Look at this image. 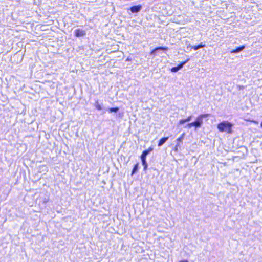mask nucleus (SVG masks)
Segmentation results:
<instances>
[{
  "label": "nucleus",
  "mask_w": 262,
  "mask_h": 262,
  "mask_svg": "<svg viewBox=\"0 0 262 262\" xmlns=\"http://www.w3.org/2000/svg\"><path fill=\"white\" fill-rule=\"evenodd\" d=\"M233 124L228 121H222L217 125V128L220 132H225L228 134L233 133L232 127Z\"/></svg>",
  "instance_id": "f257e3e1"
},
{
  "label": "nucleus",
  "mask_w": 262,
  "mask_h": 262,
  "mask_svg": "<svg viewBox=\"0 0 262 262\" xmlns=\"http://www.w3.org/2000/svg\"><path fill=\"white\" fill-rule=\"evenodd\" d=\"M208 116V114H202L199 116L196 120L193 122L187 124L188 128H191L194 126L195 128H198L201 126L202 123V118Z\"/></svg>",
  "instance_id": "f03ea898"
},
{
  "label": "nucleus",
  "mask_w": 262,
  "mask_h": 262,
  "mask_svg": "<svg viewBox=\"0 0 262 262\" xmlns=\"http://www.w3.org/2000/svg\"><path fill=\"white\" fill-rule=\"evenodd\" d=\"M189 60V58H187L186 60L184 61H183L181 62L178 66L177 67H173L171 69V71L173 72H176L179 70H180L181 68L183 67V66Z\"/></svg>",
  "instance_id": "7ed1b4c3"
},
{
  "label": "nucleus",
  "mask_w": 262,
  "mask_h": 262,
  "mask_svg": "<svg viewBox=\"0 0 262 262\" xmlns=\"http://www.w3.org/2000/svg\"><path fill=\"white\" fill-rule=\"evenodd\" d=\"M74 34L76 37H79L81 36H84L85 35V32L84 30H81L80 29H77L75 30Z\"/></svg>",
  "instance_id": "20e7f679"
},
{
  "label": "nucleus",
  "mask_w": 262,
  "mask_h": 262,
  "mask_svg": "<svg viewBox=\"0 0 262 262\" xmlns=\"http://www.w3.org/2000/svg\"><path fill=\"white\" fill-rule=\"evenodd\" d=\"M142 6L140 5L134 6L130 8L129 10L132 13H137L140 11Z\"/></svg>",
  "instance_id": "39448f33"
},
{
  "label": "nucleus",
  "mask_w": 262,
  "mask_h": 262,
  "mask_svg": "<svg viewBox=\"0 0 262 262\" xmlns=\"http://www.w3.org/2000/svg\"><path fill=\"white\" fill-rule=\"evenodd\" d=\"M185 136V133H183L181 135L176 139L177 144L176 145V150L177 149V147L180 146V143L184 139Z\"/></svg>",
  "instance_id": "423d86ee"
},
{
  "label": "nucleus",
  "mask_w": 262,
  "mask_h": 262,
  "mask_svg": "<svg viewBox=\"0 0 262 262\" xmlns=\"http://www.w3.org/2000/svg\"><path fill=\"white\" fill-rule=\"evenodd\" d=\"M168 139V137H163L160 139L158 143V146L160 147L164 144Z\"/></svg>",
  "instance_id": "0eeeda50"
},
{
  "label": "nucleus",
  "mask_w": 262,
  "mask_h": 262,
  "mask_svg": "<svg viewBox=\"0 0 262 262\" xmlns=\"http://www.w3.org/2000/svg\"><path fill=\"white\" fill-rule=\"evenodd\" d=\"M245 48V45H242L239 47H236L235 49L232 50L231 51V53H238L241 51L243 50Z\"/></svg>",
  "instance_id": "6e6552de"
},
{
  "label": "nucleus",
  "mask_w": 262,
  "mask_h": 262,
  "mask_svg": "<svg viewBox=\"0 0 262 262\" xmlns=\"http://www.w3.org/2000/svg\"><path fill=\"white\" fill-rule=\"evenodd\" d=\"M167 49H168V48L166 47H156L155 49H154L152 50H151L150 52V54H153L154 53V52L157 50H163V51H166V50H167Z\"/></svg>",
  "instance_id": "1a4fd4ad"
},
{
  "label": "nucleus",
  "mask_w": 262,
  "mask_h": 262,
  "mask_svg": "<svg viewBox=\"0 0 262 262\" xmlns=\"http://www.w3.org/2000/svg\"><path fill=\"white\" fill-rule=\"evenodd\" d=\"M140 158H141V160L142 161V165L144 167V170H146L148 167V164L146 162V158L145 157H140Z\"/></svg>",
  "instance_id": "9d476101"
},
{
  "label": "nucleus",
  "mask_w": 262,
  "mask_h": 262,
  "mask_svg": "<svg viewBox=\"0 0 262 262\" xmlns=\"http://www.w3.org/2000/svg\"><path fill=\"white\" fill-rule=\"evenodd\" d=\"M139 163H137L134 166L131 172V176H133L138 170Z\"/></svg>",
  "instance_id": "9b49d317"
},
{
  "label": "nucleus",
  "mask_w": 262,
  "mask_h": 262,
  "mask_svg": "<svg viewBox=\"0 0 262 262\" xmlns=\"http://www.w3.org/2000/svg\"><path fill=\"white\" fill-rule=\"evenodd\" d=\"M95 106L97 110H101L102 108L101 105L99 103L98 101L95 102Z\"/></svg>",
  "instance_id": "f8f14e48"
},
{
  "label": "nucleus",
  "mask_w": 262,
  "mask_h": 262,
  "mask_svg": "<svg viewBox=\"0 0 262 262\" xmlns=\"http://www.w3.org/2000/svg\"><path fill=\"white\" fill-rule=\"evenodd\" d=\"M119 110V107H111L108 108V112L110 113L112 112H117Z\"/></svg>",
  "instance_id": "ddd939ff"
},
{
  "label": "nucleus",
  "mask_w": 262,
  "mask_h": 262,
  "mask_svg": "<svg viewBox=\"0 0 262 262\" xmlns=\"http://www.w3.org/2000/svg\"><path fill=\"white\" fill-rule=\"evenodd\" d=\"M149 154V152L146 150H144L142 153L141 154L140 157H145L146 158V156L147 155Z\"/></svg>",
  "instance_id": "4468645a"
},
{
  "label": "nucleus",
  "mask_w": 262,
  "mask_h": 262,
  "mask_svg": "<svg viewBox=\"0 0 262 262\" xmlns=\"http://www.w3.org/2000/svg\"><path fill=\"white\" fill-rule=\"evenodd\" d=\"M186 122H187L186 119H181L180 120H179L178 123L179 125H181V124H184Z\"/></svg>",
  "instance_id": "2eb2a0df"
},
{
  "label": "nucleus",
  "mask_w": 262,
  "mask_h": 262,
  "mask_svg": "<svg viewBox=\"0 0 262 262\" xmlns=\"http://www.w3.org/2000/svg\"><path fill=\"white\" fill-rule=\"evenodd\" d=\"M199 48H200V47L199 45H195V46H193L191 47V49H193L194 50H197Z\"/></svg>",
  "instance_id": "dca6fc26"
},
{
  "label": "nucleus",
  "mask_w": 262,
  "mask_h": 262,
  "mask_svg": "<svg viewBox=\"0 0 262 262\" xmlns=\"http://www.w3.org/2000/svg\"><path fill=\"white\" fill-rule=\"evenodd\" d=\"M192 118V116H188L186 118V122H188L189 121L191 120Z\"/></svg>",
  "instance_id": "f3484780"
},
{
  "label": "nucleus",
  "mask_w": 262,
  "mask_h": 262,
  "mask_svg": "<svg viewBox=\"0 0 262 262\" xmlns=\"http://www.w3.org/2000/svg\"><path fill=\"white\" fill-rule=\"evenodd\" d=\"M153 150V148L151 147H149L146 150L149 153L151 151H152Z\"/></svg>",
  "instance_id": "a211bd4d"
},
{
  "label": "nucleus",
  "mask_w": 262,
  "mask_h": 262,
  "mask_svg": "<svg viewBox=\"0 0 262 262\" xmlns=\"http://www.w3.org/2000/svg\"><path fill=\"white\" fill-rule=\"evenodd\" d=\"M199 46L200 48H202V47H204L205 46V45L202 42H201V43H200L199 45Z\"/></svg>",
  "instance_id": "6ab92c4d"
},
{
  "label": "nucleus",
  "mask_w": 262,
  "mask_h": 262,
  "mask_svg": "<svg viewBox=\"0 0 262 262\" xmlns=\"http://www.w3.org/2000/svg\"><path fill=\"white\" fill-rule=\"evenodd\" d=\"M179 262H188V261L187 260H183L180 261Z\"/></svg>",
  "instance_id": "aec40b11"
},
{
  "label": "nucleus",
  "mask_w": 262,
  "mask_h": 262,
  "mask_svg": "<svg viewBox=\"0 0 262 262\" xmlns=\"http://www.w3.org/2000/svg\"><path fill=\"white\" fill-rule=\"evenodd\" d=\"M260 126L262 127V122L260 123Z\"/></svg>",
  "instance_id": "412c9836"
}]
</instances>
